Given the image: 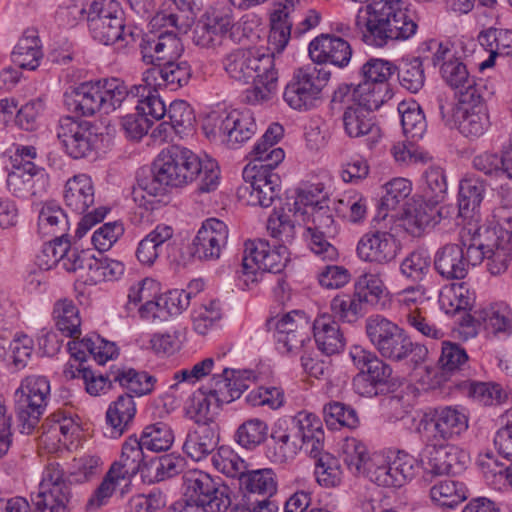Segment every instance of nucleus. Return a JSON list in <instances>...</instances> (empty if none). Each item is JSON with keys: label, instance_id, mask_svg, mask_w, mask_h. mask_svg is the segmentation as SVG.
I'll return each mask as SVG.
<instances>
[{"label": "nucleus", "instance_id": "nucleus-1", "mask_svg": "<svg viewBox=\"0 0 512 512\" xmlns=\"http://www.w3.org/2000/svg\"><path fill=\"white\" fill-rule=\"evenodd\" d=\"M153 179L139 184L133 191L134 200L146 209H152L154 198L162 195L165 187H182L196 184L198 194L217 189L220 180L218 164L211 159H200L191 150L172 145L162 150L153 162Z\"/></svg>", "mask_w": 512, "mask_h": 512}, {"label": "nucleus", "instance_id": "nucleus-2", "mask_svg": "<svg viewBox=\"0 0 512 512\" xmlns=\"http://www.w3.org/2000/svg\"><path fill=\"white\" fill-rule=\"evenodd\" d=\"M292 2L288 1L276 9L270 18V32L268 36V49L271 53L255 55L253 64V87L246 91V100L251 104H260L268 101L277 88L278 73L275 70L274 56L280 54L287 46L291 37L293 19L291 11Z\"/></svg>", "mask_w": 512, "mask_h": 512}, {"label": "nucleus", "instance_id": "nucleus-3", "mask_svg": "<svg viewBox=\"0 0 512 512\" xmlns=\"http://www.w3.org/2000/svg\"><path fill=\"white\" fill-rule=\"evenodd\" d=\"M365 331L375 350L384 359L392 362L408 360L413 368H417L428 357L425 345L412 341L402 327L381 315L368 317Z\"/></svg>", "mask_w": 512, "mask_h": 512}, {"label": "nucleus", "instance_id": "nucleus-4", "mask_svg": "<svg viewBox=\"0 0 512 512\" xmlns=\"http://www.w3.org/2000/svg\"><path fill=\"white\" fill-rule=\"evenodd\" d=\"M241 268L237 270L238 278L245 288L264 280L267 273L280 274L289 261L286 245H278L271 249L265 240L245 242Z\"/></svg>", "mask_w": 512, "mask_h": 512}, {"label": "nucleus", "instance_id": "nucleus-5", "mask_svg": "<svg viewBox=\"0 0 512 512\" xmlns=\"http://www.w3.org/2000/svg\"><path fill=\"white\" fill-rule=\"evenodd\" d=\"M87 22L92 37L104 45L125 47L135 42V33L125 25L124 11L115 0H94Z\"/></svg>", "mask_w": 512, "mask_h": 512}, {"label": "nucleus", "instance_id": "nucleus-6", "mask_svg": "<svg viewBox=\"0 0 512 512\" xmlns=\"http://www.w3.org/2000/svg\"><path fill=\"white\" fill-rule=\"evenodd\" d=\"M185 506L195 512H225L231 505L230 489L210 475L192 470L183 476Z\"/></svg>", "mask_w": 512, "mask_h": 512}, {"label": "nucleus", "instance_id": "nucleus-7", "mask_svg": "<svg viewBox=\"0 0 512 512\" xmlns=\"http://www.w3.org/2000/svg\"><path fill=\"white\" fill-rule=\"evenodd\" d=\"M50 398V382L44 376H27L14 394L21 433L30 434L38 425Z\"/></svg>", "mask_w": 512, "mask_h": 512}, {"label": "nucleus", "instance_id": "nucleus-8", "mask_svg": "<svg viewBox=\"0 0 512 512\" xmlns=\"http://www.w3.org/2000/svg\"><path fill=\"white\" fill-rule=\"evenodd\" d=\"M202 128L208 139H220L236 147L256 133L257 125L249 110L212 111L204 119Z\"/></svg>", "mask_w": 512, "mask_h": 512}, {"label": "nucleus", "instance_id": "nucleus-9", "mask_svg": "<svg viewBox=\"0 0 512 512\" xmlns=\"http://www.w3.org/2000/svg\"><path fill=\"white\" fill-rule=\"evenodd\" d=\"M330 76V71L313 63L298 68L284 90L285 102L299 111L316 107Z\"/></svg>", "mask_w": 512, "mask_h": 512}, {"label": "nucleus", "instance_id": "nucleus-10", "mask_svg": "<svg viewBox=\"0 0 512 512\" xmlns=\"http://www.w3.org/2000/svg\"><path fill=\"white\" fill-rule=\"evenodd\" d=\"M301 215H307L313 226L306 228L305 237L310 251L322 261H336L339 251L333 240L338 233L330 207V199L322 200L318 206L303 209Z\"/></svg>", "mask_w": 512, "mask_h": 512}, {"label": "nucleus", "instance_id": "nucleus-11", "mask_svg": "<svg viewBox=\"0 0 512 512\" xmlns=\"http://www.w3.org/2000/svg\"><path fill=\"white\" fill-rule=\"evenodd\" d=\"M349 355L358 369L352 381L354 391L363 397L377 396L390 381L391 366L375 352L359 345L351 347Z\"/></svg>", "mask_w": 512, "mask_h": 512}, {"label": "nucleus", "instance_id": "nucleus-12", "mask_svg": "<svg viewBox=\"0 0 512 512\" xmlns=\"http://www.w3.org/2000/svg\"><path fill=\"white\" fill-rule=\"evenodd\" d=\"M418 24L409 10L402 7L392 11L388 16H381L366 22L357 30L362 40L375 47H383L389 41L407 40L417 32Z\"/></svg>", "mask_w": 512, "mask_h": 512}, {"label": "nucleus", "instance_id": "nucleus-13", "mask_svg": "<svg viewBox=\"0 0 512 512\" xmlns=\"http://www.w3.org/2000/svg\"><path fill=\"white\" fill-rule=\"evenodd\" d=\"M468 429L466 414L452 406L435 408L425 413L417 425V432L426 443H444L454 440Z\"/></svg>", "mask_w": 512, "mask_h": 512}, {"label": "nucleus", "instance_id": "nucleus-14", "mask_svg": "<svg viewBox=\"0 0 512 512\" xmlns=\"http://www.w3.org/2000/svg\"><path fill=\"white\" fill-rule=\"evenodd\" d=\"M64 201L73 212L84 214L76 229L78 238H82L88 230L101 222L108 212L106 207H98L87 212L94 204V187L91 178L85 174L74 176L66 182Z\"/></svg>", "mask_w": 512, "mask_h": 512}, {"label": "nucleus", "instance_id": "nucleus-15", "mask_svg": "<svg viewBox=\"0 0 512 512\" xmlns=\"http://www.w3.org/2000/svg\"><path fill=\"white\" fill-rule=\"evenodd\" d=\"M234 0L218 2L211 6L198 22L193 35V41L203 48H215L227 39H232L234 27Z\"/></svg>", "mask_w": 512, "mask_h": 512}, {"label": "nucleus", "instance_id": "nucleus-16", "mask_svg": "<svg viewBox=\"0 0 512 512\" xmlns=\"http://www.w3.org/2000/svg\"><path fill=\"white\" fill-rule=\"evenodd\" d=\"M273 170L261 166H245V184L239 188L240 198L251 206L270 207L279 198L281 186L280 177Z\"/></svg>", "mask_w": 512, "mask_h": 512}, {"label": "nucleus", "instance_id": "nucleus-17", "mask_svg": "<svg viewBox=\"0 0 512 512\" xmlns=\"http://www.w3.org/2000/svg\"><path fill=\"white\" fill-rule=\"evenodd\" d=\"M55 132L67 154L74 159L88 157L95 151L98 134L90 122L65 116L59 119Z\"/></svg>", "mask_w": 512, "mask_h": 512}, {"label": "nucleus", "instance_id": "nucleus-18", "mask_svg": "<svg viewBox=\"0 0 512 512\" xmlns=\"http://www.w3.org/2000/svg\"><path fill=\"white\" fill-rule=\"evenodd\" d=\"M228 235V227L223 221L207 219L189 247L190 254L200 261L217 260L227 244Z\"/></svg>", "mask_w": 512, "mask_h": 512}, {"label": "nucleus", "instance_id": "nucleus-19", "mask_svg": "<svg viewBox=\"0 0 512 512\" xmlns=\"http://www.w3.org/2000/svg\"><path fill=\"white\" fill-rule=\"evenodd\" d=\"M400 251V242L387 231L376 229L365 233L358 241L357 256L365 262L388 264L394 261Z\"/></svg>", "mask_w": 512, "mask_h": 512}, {"label": "nucleus", "instance_id": "nucleus-20", "mask_svg": "<svg viewBox=\"0 0 512 512\" xmlns=\"http://www.w3.org/2000/svg\"><path fill=\"white\" fill-rule=\"evenodd\" d=\"M426 462L424 470L427 474L434 476L458 473L468 460V455L454 445H443V443H426Z\"/></svg>", "mask_w": 512, "mask_h": 512}, {"label": "nucleus", "instance_id": "nucleus-21", "mask_svg": "<svg viewBox=\"0 0 512 512\" xmlns=\"http://www.w3.org/2000/svg\"><path fill=\"white\" fill-rule=\"evenodd\" d=\"M309 55L313 64H331L343 68L350 62L352 48L350 44L335 35L321 34L309 44Z\"/></svg>", "mask_w": 512, "mask_h": 512}, {"label": "nucleus", "instance_id": "nucleus-22", "mask_svg": "<svg viewBox=\"0 0 512 512\" xmlns=\"http://www.w3.org/2000/svg\"><path fill=\"white\" fill-rule=\"evenodd\" d=\"M204 388L213 398L214 408H219L238 399L248 386L240 371L223 368L220 374H213L209 385Z\"/></svg>", "mask_w": 512, "mask_h": 512}, {"label": "nucleus", "instance_id": "nucleus-23", "mask_svg": "<svg viewBox=\"0 0 512 512\" xmlns=\"http://www.w3.org/2000/svg\"><path fill=\"white\" fill-rule=\"evenodd\" d=\"M291 428L301 448L313 458H317L324 447V431L321 420L314 414L299 412L292 419Z\"/></svg>", "mask_w": 512, "mask_h": 512}, {"label": "nucleus", "instance_id": "nucleus-24", "mask_svg": "<svg viewBox=\"0 0 512 512\" xmlns=\"http://www.w3.org/2000/svg\"><path fill=\"white\" fill-rule=\"evenodd\" d=\"M183 44L173 31L160 33L156 39H148L142 47V57L153 67L181 59Z\"/></svg>", "mask_w": 512, "mask_h": 512}, {"label": "nucleus", "instance_id": "nucleus-25", "mask_svg": "<svg viewBox=\"0 0 512 512\" xmlns=\"http://www.w3.org/2000/svg\"><path fill=\"white\" fill-rule=\"evenodd\" d=\"M98 84L103 99L104 114L121 108L123 104L133 105L134 100L143 96L146 91V88L139 84L129 88L123 80L114 77L98 80Z\"/></svg>", "mask_w": 512, "mask_h": 512}, {"label": "nucleus", "instance_id": "nucleus-26", "mask_svg": "<svg viewBox=\"0 0 512 512\" xmlns=\"http://www.w3.org/2000/svg\"><path fill=\"white\" fill-rule=\"evenodd\" d=\"M98 81L84 82L64 94L67 108L80 116L90 117L103 112Z\"/></svg>", "mask_w": 512, "mask_h": 512}, {"label": "nucleus", "instance_id": "nucleus-27", "mask_svg": "<svg viewBox=\"0 0 512 512\" xmlns=\"http://www.w3.org/2000/svg\"><path fill=\"white\" fill-rule=\"evenodd\" d=\"M219 427L216 422L196 425L191 429L183 444L184 453L193 461H201L218 446Z\"/></svg>", "mask_w": 512, "mask_h": 512}, {"label": "nucleus", "instance_id": "nucleus-28", "mask_svg": "<svg viewBox=\"0 0 512 512\" xmlns=\"http://www.w3.org/2000/svg\"><path fill=\"white\" fill-rule=\"evenodd\" d=\"M144 75L143 82L153 79L156 81L155 85H163L174 91L188 84L192 70L187 61L178 59L156 65V67L148 69Z\"/></svg>", "mask_w": 512, "mask_h": 512}, {"label": "nucleus", "instance_id": "nucleus-29", "mask_svg": "<svg viewBox=\"0 0 512 512\" xmlns=\"http://www.w3.org/2000/svg\"><path fill=\"white\" fill-rule=\"evenodd\" d=\"M313 335L318 349L325 355L339 354L346 346V339L338 322L329 315H322L314 320Z\"/></svg>", "mask_w": 512, "mask_h": 512}, {"label": "nucleus", "instance_id": "nucleus-30", "mask_svg": "<svg viewBox=\"0 0 512 512\" xmlns=\"http://www.w3.org/2000/svg\"><path fill=\"white\" fill-rule=\"evenodd\" d=\"M136 414L134 396L123 394L110 404L106 412L107 431L106 435L117 439L129 428Z\"/></svg>", "mask_w": 512, "mask_h": 512}, {"label": "nucleus", "instance_id": "nucleus-31", "mask_svg": "<svg viewBox=\"0 0 512 512\" xmlns=\"http://www.w3.org/2000/svg\"><path fill=\"white\" fill-rule=\"evenodd\" d=\"M72 355L79 361V364L75 368L73 365H70V367L64 370L66 378L82 379L87 393L92 396L100 395V393L111 388L112 383H114V380L112 379V369H110L106 374L97 373L91 368L84 366L83 362L86 361V354L84 350L73 352Z\"/></svg>", "mask_w": 512, "mask_h": 512}, {"label": "nucleus", "instance_id": "nucleus-32", "mask_svg": "<svg viewBox=\"0 0 512 512\" xmlns=\"http://www.w3.org/2000/svg\"><path fill=\"white\" fill-rule=\"evenodd\" d=\"M240 487L246 492L245 497L260 499L273 497L277 493L278 481L271 468L246 470L239 481Z\"/></svg>", "mask_w": 512, "mask_h": 512}, {"label": "nucleus", "instance_id": "nucleus-33", "mask_svg": "<svg viewBox=\"0 0 512 512\" xmlns=\"http://www.w3.org/2000/svg\"><path fill=\"white\" fill-rule=\"evenodd\" d=\"M434 267L443 278L449 280L465 278L467 270L464 248L454 243L442 246L435 253Z\"/></svg>", "mask_w": 512, "mask_h": 512}, {"label": "nucleus", "instance_id": "nucleus-34", "mask_svg": "<svg viewBox=\"0 0 512 512\" xmlns=\"http://www.w3.org/2000/svg\"><path fill=\"white\" fill-rule=\"evenodd\" d=\"M453 118L460 133L466 137H480L491 125L487 106H479V109L456 107Z\"/></svg>", "mask_w": 512, "mask_h": 512}, {"label": "nucleus", "instance_id": "nucleus-35", "mask_svg": "<svg viewBox=\"0 0 512 512\" xmlns=\"http://www.w3.org/2000/svg\"><path fill=\"white\" fill-rule=\"evenodd\" d=\"M144 449L140 439L135 436H129L122 444V450L119 460L115 461L110 468L115 469L121 477H125L131 482V479L137 475L144 460Z\"/></svg>", "mask_w": 512, "mask_h": 512}, {"label": "nucleus", "instance_id": "nucleus-36", "mask_svg": "<svg viewBox=\"0 0 512 512\" xmlns=\"http://www.w3.org/2000/svg\"><path fill=\"white\" fill-rule=\"evenodd\" d=\"M173 236L171 226L157 225L149 234H147L138 244L136 257L143 265L151 266L155 263L161 254L164 245Z\"/></svg>", "mask_w": 512, "mask_h": 512}, {"label": "nucleus", "instance_id": "nucleus-37", "mask_svg": "<svg viewBox=\"0 0 512 512\" xmlns=\"http://www.w3.org/2000/svg\"><path fill=\"white\" fill-rule=\"evenodd\" d=\"M42 56L38 32L27 29L12 52V61L22 69L35 70Z\"/></svg>", "mask_w": 512, "mask_h": 512}, {"label": "nucleus", "instance_id": "nucleus-38", "mask_svg": "<svg viewBox=\"0 0 512 512\" xmlns=\"http://www.w3.org/2000/svg\"><path fill=\"white\" fill-rule=\"evenodd\" d=\"M470 236L469 242L464 239L462 235V247L466 248L464 252V261L466 262V270L468 271L469 265L477 266L487 258L489 249L497 242V237L494 232L486 231L483 227H479L471 233L468 231Z\"/></svg>", "mask_w": 512, "mask_h": 512}, {"label": "nucleus", "instance_id": "nucleus-39", "mask_svg": "<svg viewBox=\"0 0 512 512\" xmlns=\"http://www.w3.org/2000/svg\"><path fill=\"white\" fill-rule=\"evenodd\" d=\"M70 223L67 214L56 202H46L38 216V229L44 236L68 237Z\"/></svg>", "mask_w": 512, "mask_h": 512}, {"label": "nucleus", "instance_id": "nucleus-40", "mask_svg": "<svg viewBox=\"0 0 512 512\" xmlns=\"http://www.w3.org/2000/svg\"><path fill=\"white\" fill-rule=\"evenodd\" d=\"M257 50L236 49L223 59V67L228 76L235 81L247 84L253 78V64Z\"/></svg>", "mask_w": 512, "mask_h": 512}, {"label": "nucleus", "instance_id": "nucleus-41", "mask_svg": "<svg viewBox=\"0 0 512 512\" xmlns=\"http://www.w3.org/2000/svg\"><path fill=\"white\" fill-rule=\"evenodd\" d=\"M112 379L120 387L136 396H142L153 390L155 378L144 371L133 368H112Z\"/></svg>", "mask_w": 512, "mask_h": 512}, {"label": "nucleus", "instance_id": "nucleus-42", "mask_svg": "<svg viewBox=\"0 0 512 512\" xmlns=\"http://www.w3.org/2000/svg\"><path fill=\"white\" fill-rule=\"evenodd\" d=\"M53 317L57 329L66 337L78 338L81 335V318L73 300L64 298L54 304Z\"/></svg>", "mask_w": 512, "mask_h": 512}, {"label": "nucleus", "instance_id": "nucleus-43", "mask_svg": "<svg viewBox=\"0 0 512 512\" xmlns=\"http://www.w3.org/2000/svg\"><path fill=\"white\" fill-rule=\"evenodd\" d=\"M474 318L494 334L506 333L512 326V309L505 302H496L489 308L475 311Z\"/></svg>", "mask_w": 512, "mask_h": 512}, {"label": "nucleus", "instance_id": "nucleus-44", "mask_svg": "<svg viewBox=\"0 0 512 512\" xmlns=\"http://www.w3.org/2000/svg\"><path fill=\"white\" fill-rule=\"evenodd\" d=\"M121 486V495L129 491L131 482L124 476L121 477L115 469L109 468L105 474L102 482L94 491L93 495L89 498L86 509L96 510L108 502V499L113 495L117 487Z\"/></svg>", "mask_w": 512, "mask_h": 512}, {"label": "nucleus", "instance_id": "nucleus-45", "mask_svg": "<svg viewBox=\"0 0 512 512\" xmlns=\"http://www.w3.org/2000/svg\"><path fill=\"white\" fill-rule=\"evenodd\" d=\"M436 205L427 200L417 203L405 213L404 225L413 236H420L427 228L435 226L438 212Z\"/></svg>", "mask_w": 512, "mask_h": 512}, {"label": "nucleus", "instance_id": "nucleus-46", "mask_svg": "<svg viewBox=\"0 0 512 512\" xmlns=\"http://www.w3.org/2000/svg\"><path fill=\"white\" fill-rule=\"evenodd\" d=\"M364 301H369L367 294H338L331 301L333 315L343 322L354 323L363 315Z\"/></svg>", "mask_w": 512, "mask_h": 512}, {"label": "nucleus", "instance_id": "nucleus-47", "mask_svg": "<svg viewBox=\"0 0 512 512\" xmlns=\"http://www.w3.org/2000/svg\"><path fill=\"white\" fill-rule=\"evenodd\" d=\"M42 172V169L34 163H25L17 166L7 176L8 190L18 198H25L33 195L34 176Z\"/></svg>", "mask_w": 512, "mask_h": 512}, {"label": "nucleus", "instance_id": "nucleus-48", "mask_svg": "<svg viewBox=\"0 0 512 512\" xmlns=\"http://www.w3.org/2000/svg\"><path fill=\"white\" fill-rule=\"evenodd\" d=\"M185 459L180 455L165 454L152 459L148 465V481L158 483L173 478L183 472Z\"/></svg>", "mask_w": 512, "mask_h": 512}, {"label": "nucleus", "instance_id": "nucleus-49", "mask_svg": "<svg viewBox=\"0 0 512 512\" xmlns=\"http://www.w3.org/2000/svg\"><path fill=\"white\" fill-rule=\"evenodd\" d=\"M343 461L354 474H367L376 458H371L367 446L356 438H347L342 446Z\"/></svg>", "mask_w": 512, "mask_h": 512}, {"label": "nucleus", "instance_id": "nucleus-50", "mask_svg": "<svg viewBox=\"0 0 512 512\" xmlns=\"http://www.w3.org/2000/svg\"><path fill=\"white\" fill-rule=\"evenodd\" d=\"M343 124L350 137H361L377 129L371 112L353 103L349 104L344 111Z\"/></svg>", "mask_w": 512, "mask_h": 512}, {"label": "nucleus", "instance_id": "nucleus-51", "mask_svg": "<svg viewBox=\"0 0 512 512\" xmlns=\"http://www.w3.org/2000/svg\"><path fill=\"white\" fill-rule=\"evenodd\" d=\"M485 186L482 180L477 178H465L459 185L458 215L468 217L475 211L483 200Z\"/></svg>", "mask_w": 512, "mask_h": 512}, {"label": "nucleus", "instance_id": "nucleus-52", "mask_svg": "<svg viewBox=\"0 0 512 512\" xmlns=\"http://www.w3.org/2000/svg\"><path fill=\"white\" fill-rule=\"evenodd\" d=\"M387 93V85L377 86L371 81H363L353 87L352 103L372 113L385 102Z\"/></svg>", "mask_w": 512, "mask_h": 512}, {"label": "nucleus", "instance_id": "nucleus-53", "mask_svg": "<svg viewBox=\"0 0 512 512\" xmlns=\"http://www.w3.org/2000/svg\"><path fill=\"white\" fill-rule=\"evenodd\" d=\"M70 248L67 237L56 236L43 245L42 250L36 256V264L42 270H50L57 265L63 267V260L67 258Z\"/></svg>", "mask_w": 512, "mask_h": 512}, {"label": "nucleus", "instance_id": "nucleus-54", "mask_svg": "<svg viewBox=\"0 0 512 512\" xmlns=\"http://www.w3.org/2000/svg\"><path fill=\"white\" fill-rule=\"evenodd\" d=\"M430 267V256L423 250H415L402 260L400 273L407 282H425Z\"/></svg>", "mask_w": 512, "mask_h": 512}, {"label": "nucleus", "instance_id": "nucleus-55", "mask_svg": "<svg viewBox=\"0 0 512 512\" xmlns=\"http://www.w3.org/2000/svg\"><path fill=\"white\" fill-rule=\"evenodd\" d=\"M421 189L425 200L438 204L448 189L445 171L438 166L429 167L423 174Z\"/></svg>", "mask_w": 512, "mask_h": 512}, {"label": "nucleus", "instance_id": "nucleus-56", "mask_svg": "<svg viewBox=\"0 0 512 512\" xmlns=\"http://www.w3.org/2000/svg\"><path fill=\"white\" fill-rule=\"evenodd\" d=\"M70 497L71 491L57 487L52 490L38 489L36 494L31 495L36 512H68Z\"/></svg>", "mask_w": 512, "mask_h": 512}, {"label": "nucleus", "instance_id": "nucleus-57", "mask_svg": "<svg viewBox=\"0 0 512 512\" xmlns=\"http://www.w3.org/2000/svg\"><path fill=\"white\" fill-rule=\"evenodd\" d=\"M139 439L146 450L161 452L171 447L174 435L167 424L158 422L146 426Z\"/></svg>", "mask_w": 512, "mask_h": 512}, {"label": "nucleus", "instance_id": "nucleus-58", "mask_svg": "<svg viewBox=\"0 0 512 512\" xmlns=\"http://www.w3.org/2000/svg\"><path fill=\"white\" fill-rule=\"evenodd\" d=\"M398 71V79L403 88L411 93L420 91L425 83V72L419 57L402 59Z\"/></svg>", "mask_w": 512, "mask_h": 512}, {"label": "nucleus", "instance_id": "nucleus-59", "mask_svg": "<svg viewBox=\"0 0 512 512\" xmlns=\"http://www.w3.org/2000/svg\"><path fill=\"white\" fill-rule=\"evenodd\" d=\"M398 111L401 114V124L406 137L412 140L422 138L427 124L420 106L416 103H401Z\"/></svg>", "mask_w": 512, "mask_h": 512}, {"label": "nucleus", "instance_id": "nucleus-60", "mask_svg": "<svg viewBox=\"0 0 512 512\" xmlns=\"http://www.w3.org/2000/svg\"><path fill=\"white\" fill-rule=\"evenodd\" d=\"M214 467L227 477L238 478L246 472V462L229 446H220L212 457Z\"/></svg>", "mask_w": 512, "mask_h": 512}, {"label": "nucleus", "instance_id": "nucleus-61", "mask_svg": "<svg viewBox=\"0 0 512 512\" xmlns=\"http://www.w3.org/2000/svg\"><path fill=\"white\" fill-rule=\"evenodd\" d=\"M430 496L438 505L453 508L466 499V492L462 483L446 479L432 486Z\"/></svg>", "mask_w": 512, "mask_h": 512}, {"label": "nucleus", "instance_id": "nucleus-62", "mask_svg": "<svg viewBox=\"0 0 512 512\" xmlns=\"http://www.w3.org/2000/svg\"><path fill=\"white\" fill-rule=\"evenodd\" d=\"M274 442L272 461L285 463L293 459L301 448L292 428L285 431H274L271 435Z\"/></svg>", "mask_w": 512, "mask_h": 512}, {"label": "nucleus", "instance_id": "nucleus-63", "mask_svg": "<svg viewBox=\"0 0 512 512\" xmlns=\"http://www.w3.org/2000/svg\"><path fill=\"white\" fill-rule=\"evenodd\" d=\"M251 161L246 166L262 167L263 169H275L285 157L284 151L275 147L270 141L260 139L250 153Z\"/></svg>", "mask_w": 512, "mask_h": 512}, {"label": "nucleus", "instance_id": "nucleus-64", "mask_svg": "<svg viewBox=\"0 0 512 512\" xmlns=\"http://www.w3.org/2000/svg\"><path fill=\"white\" fill-rule=\"evenodd\" d=\"M268 434V425L258 418L249 419L236 431V441L246 449H253L263 443Z\"/></svg>", "mask_w": 512, "mask_h": 512}]
</instances>
